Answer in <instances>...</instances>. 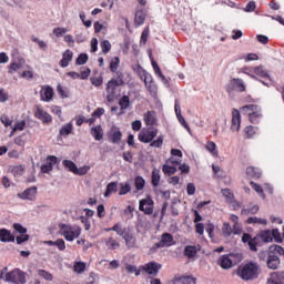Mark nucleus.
I'll return each mask as SVG.
<instances>
[{
  "instance_id": "f257e3e1",
  "label": "nucleus",
  "mask_w": 284,
  "mask_h": 284,
  "mask_svg": "<svg viewBox=\"0 0 284 284\" xmlns=\"http://www.w3.org/2000/svg\"><path fill=\"white\" fill-rule=\"evenodd\" d=\"M236 275L240 276L242 281H254L258 278V264L254 261L241 264L236 270Z\"/></svg>"
},
{
  "instance_id": "f03ea898",
  "label": "nucleus",
  "mask_w": 284,
  "mask_h": 284,
  "mask_svg": "<svg viewBox=\"0 0 284 284\" xmlns=\"http://www.w3.org/2000/svg\"><path fill=\"white\" fill-rule=\"evenodd\" d=\"M26 276H27L26 272L19 268H14L13 271L6 274L4 281L7 283H13V284H26L27 283Z\"/></svg>"
},
{
  "instance_id": "7ed1b4c3",
  "label": "nucleus",
  "mask_w": 284,
  "mask_h": 284,
  "mask_svg": "<svg viewBox=\"0 0 284 284\" xmlns=\"http://www.w3.org/2000/svg\"><path fill=\"white\" fill-rule=\"evenodd\" d=\"M226 93L232 97L234 92H245V82L241 78H233L225 85Z\"/></svg>"
},
{
  "instance_id": "20e7f679",
  "label": "nucleus",
  "mask_w": 284,
  "mask_h": 284,
  "mask_svg": "<svg viewBox=\"0 0 284 284\" xmlns=\"http://www.w3.org/2000/svg\"><path fill=\"white\" fill-rule=\"evenodd\" d=\"M106 139L109 143L113 145H121V141H123V132L116 125H112L111 129L106 132Z\"/></svg>"
},
{
  "instance_id": "39448f33",
  "label": "nucleus",
  "mask_w": 284,
  "mask_h": 284,
  "mask_svg": "<svg viewBox=\"0 0 284 284\" xmlns=\"http://www.w3.org/2000/svg\"><path fill=\"white\" fill-rule=\"evenodd\" d=\"M139 210L146 216L154 214V200H152L151 195H146V197L139 201Z\"/></svg>"
},
{
  "instance_id": "423d86ee",
  "label": "nucleus",
  "mask_w": 284,
  "mask_h": 284,
  "mask_svg": "<svg viewBox=\"0 0 284 284\" xmlns=\"http://www.w3.org/2000/svg\"><path fill=\"white\" fill-rule=\"evenodd\" d=\"M159 134V130L154 129V130H145L143 129L139 134H138V139L140 141V143H152L153 139H156Z\"/></svg>"
},
{
  "instance_id": "0eeeda50",
  "label": "nucleus",
  "mask_w": 284,
  "mask_h": 284,
  "mask_svg": "<svg viewBox=\"0 0 284 284\" xmlns=\"http://www.w3.org/2000/svg\"><path fill=\"white\" fill-rule=\"evenodd\" d=\"M161 267H163V265L156 262H149L145 265H141L140 270L142 272H145V274H148L149 276H158Z\"/></svg>"
},
{
  "instance_id": "6e6552de",
  "label": "nucleus",
  "mask_w": 284,
  "mask_h": 284,
  "mask_svg": "<svg viewBox=\"0 0 284 284\" xmlns=\"http://www.w3.org/2000/svg\"><path fill=\"white\" fill-rule=\"evenodd\" d=\"M174 245V236L171 233H163L161 241L154 244V250H161V247H172Z\"/></svg>"
},
{
  "instance_id": "1a4fd4ad",
  "label": "nucleus",
  "mask_w": 284,
  "mask_h": 284,
  "mask_svg": "<svg viewBox=\"0 0 284 284\" xmlns=\"http://www.w3.org/2000/svg\"><path fill=\"white\" fill-rule=\"evenodd\" d=\"M34 116L36 119H39V121H41L42 123H52V115H50V113L45 112L39 105L34 106Z\"/></svg>"
},
{
  "instance_id": "9d476101",
  "label": "nucleus",
  "mask_w": 284,
  "mask_h": 284,
  "mask_svg": "<svg viewBox=\"0 0 284 284\" xmlns=\"http://www.w3.org/2000/svg\"><path fill=\"white\" fill-rule=\"evenodd\" d=\"M37 186H31L22 193H18V199H21L22 201H34V199H37Z\"/></svg>"
},
{
  "instance_id": "9b49d317",
  "label": "nucleus",
  "mask_w": 284,
  "mask_h": 284,
  "mask_svg": "<svg viewBox=\"0 0 284 284\" xmlns=\"http://www.w3.org/2000/svg\"><path fill=\"white\" fill-rule=\"evenodd\" d=\"M240 129H241V112L236 109H233L231 130L232 132H239Z\"/></svg>"
},
{
  "instance_id": "f8f14e48",
  "label": "nucleus",
  "mask_w": 284,
  "mask_h": 284,
  "mask_svg": "<svg viewBox=\"0 0 284 284\" xmlns=\"http://www.w3.org/2000/svg\"><path fill=\"white\" fill-rule=\"evenodd\" d=\"M74 58V52H72V50L67 49L63 53H62V59L59 62V65L61 68H68V65H70V62H72V59Z\"/></svg>"
},
{
  "instance_id": "ddd939ff",
  "label": "nucleus",
  "mask_w": 284,
  "mask_h": 284,
  "mask_svg": "<svg viewBox=\"0 0 284 284\" xmlns=\"http://www.w3.org/2000/svg\"><path fill=\"white\" fill-rule=\"evenodd\" d=\"M0 243H14V234L8 229H0Z\"/></svg>"
},
{
  "instance_id": "4468645a",
  "label": "nucleus",
  "mask_w": 284,
  "mask_h": 284,
  "mask_svg": "<svg viewBox=\"0 0 284 284\" xmlns=\"http://www.w3.org/2000/svg\"><path fill=\"white\" fill-rule=\"evenodd\" d=\"M173 284H196V277L192 275L175 276Z\"/></svg>"
},
{
  "instance_id": "2eb2a0df",
  "label": "nucleus",
  "mask_w": 284,
  "mask_h": 284,
  "mask_svg": "<svg viewBox=\"0 0 284 284\" xmlns=\"http://www.w3.org/2000/svg\"><path fill=\"white\" fill-rule=\"evenodd\" d=\"M268 284H284V271H277L271 273V277L267 280Z\"/></svg>"
},
{
  "instance_id": "dca6fc26",
  "label": "nucleus",
  "mask_w": 284,
  "mask_h": 284,
  "mask_svg": "<svg viewBox=\"0 0 284 284\" xmlns=\"http://www.w3.org/2000/svg\"><path fill=\"white\" fill-rule=\"evenodd\" d=\"M219 265L222 270H230L234 265V260H232L229 254H224L220 257Z\"/></svg>"
},
{
  "instance_id": "f3484780",
  "label": "nucleus",
  "mask_w": 284,
  "mask_h": 284,
  "mask_svg": "<svg viewBox=\"0 0 284 284\" xmlns=\"http://www.w3.org/2000/svg\"><path fill=\"white\" fill-rule=\"evenodd\" d=\"M266 265L268 270H278L281 266V257H278V255H268Z\"/></svg>"
},
{
  "instance_id": "a211bd4d",
  "label": "nucleus",
  "mask_w": 284,
  "mask_h": 284,
  "mask_svg": "<svg viewBox=\"0 0 284 284\" xmlns=\"http://www.w3.org/2000/svg\"><path fill=\"white\" fill-rule=\"evenodd\" d=\"M120 236L125 241L128 247H134V245H136V237H134V234L124 231V233H120Z\"/></svg>"
},
{
  "instance_id": "6ab92c4d",
  "label": "nucleus",
  "mask_w": 284,
  "mask_h": 284,
  "mask_svg": "<svg viewBox=\"0 0 284 284\" xmlns=\"http://www.w3.org/2000/svg\"><path fill=\"white\" fill-rule=\"evenodd\" d=\"M258 236L263 243H272L274 236V229L263 230L258 233Z\"/></svg>"
},
{
  "instance_id": "aec40b11",
  "label": "nucleus",
  "mask_w": 284,
  "mask_h": 284,
  "mask_svg": "<svg viewBox=\"0 0 284 284\" xmlns=\"http://www.w3.org/2000/svg\"><path fill=\"white\" fill-rule=\"evenodd\" d=\"M119 105L121 109L119 116H121L122 114H125V110L130 108V95H122L119 100Z\"/></svg>"
},
{
  "instance_id": "412c9836",
  "label": "nucleus",
  "mask_w": 284,
  "mask_h": 284,
  "mask_svg": "<svg viewBox=\"0 0 284 284\" xmlns=\"http://www.w3.org/2000/svg\"><path fill=\"white\" fill-rule=\"evenodd\" d=\"M91 135L95 141H103V128L101 124L91 128Z\"/></svg>"
},
{
  "instance_id": "4be33fe9",
  "label": "nucleus",
  "mask_w": 284,
  "mask_h": 284,
  "mask_svg": "<svg viewBox=\"0 0 284 284\" xmlns=\"http://www.w3.org/2000/svg\"><path fill=\"white\" fill-rule=\"evenodd\" d=\"M53 97H54V89H52V87H50V85H47L44 88L43 93H41L42 101L50 103V101L53 99Z\"/></svg>"
},
{
  "instance_id": "5701e85b",
  "label": "nucleus",
  "mask_w": 284,
  "mask_h": 284,
  "mask_svg": "<svg viewBox=\"0 0 284 284\" xmlns=\"http://www.w3.org/2000/svg\"><path fill=\"white\" fill-rule=\"evenodd\" d=\"M134 23L138 27L143 26L145 23V10L139 9L135 11Z\"/></svg>"
},
{
  "instance_id": "b1692460",
  "label": "nucleus",
  "mask_w": 284,
  "mask_h": 284,
  "mask_svg": "<svg viewBox=\"0 0 284 284\" xmlns=\"http://www.w3.org/2000/svg\"><path fill=\"white\" fill-rule=\"evenodd\" d=\"M161 183V170L153 169L151 174V185L153 187H159V184Z\"/></svg>"
},
{
  "instance_id": "393cba45",
  "label": "nucleus",
  "mask_w": 284,
  "mask_h": 284,
  "mask_svg": "<svg viewBox=\"0 0 284 284\" xmlns=\"http://www.w3.org/2000/svg\"><path fill=\"white\" fill-rule=\"evenodd\" d=\"M116 88H119V82H118L116 79L112 78L106 83V92H108V94H111V97H114V94H116Z\"/></svg>"
},
{
  "instance_id": "a878e982",
  "label": "nucleus",
  "mask_w": 284,
  "mask_h": 284,
  "mask_svg": "<svg viewBox=\"0 0 284 284\" xmlns=\"http://www.w3.org/2000/svg\"><path fill=\"white\" fill-rule=\"evenodd\" d=\"M72 130H74V126H73L72 122H69V123L62 125V128H60L59 136H70V134H72Z\"/></svg>"
},
{
  "instance_id": "bb28decb",
  "label": "nucleus",
  "mask_w": 284,
  "mask_h": 284,
  "mask_svg": "<svg viewBox=\"0 0 284 284\" xmlns=\"http://www.w3.org/2000/svg\"><path fill=\"white\" fill-rule=\"evenodd\" d=\"M79 236H81V227L78 226L77 230L71 231V232H64L63 237L65 239V241L72 242L74 241V239H79Z\"/></svg>"
},
{
  "instance_id": "cd10ccee",
  "label": "nucleus",
  "mask_w": 284,
  "mask_h": 284,
  "mask_svg": "<svg viewBox=\"0 0 284 284\" xmlns=\"http://www.w3.org/2000/svg\"><path fill=\"white\" fill-rule=\"evenodd\" d=\"M268 253L273 256H276V254H278V256H284V247L278 244H272L268 246Z\"/></svg>"
},
{
  "instance_id": "c85d7f7f",
  "label": "nucleus",
  "mask_w": 284,
  "mask_h": 284,
  "mask_svg": "<svg viewBox=\"0 0 284 284\" xmlns=\"http://www.w3.org/2000/svg\"><path fill=\"white\" fill-rule=\"evenodd\" d=\"M119 182H110L104 191V199H108L112 195V192H118Z\"/></svg>"
},
{
  "instance_id": "c756f323",
  "label": "nucleus",
  "mask_w": 284,
  "mask_h": 284,
  "mask_svg": "<svg viewBox=\"0 0 284 284\" xmlns=\"http://www.w3.org/2000/svg\"><path fill=\"white\" fill-rule=\"evenodd\" d=\"M246 174L250 179H261L262 176L261 169L254 166L246 168Z\"/></svg>"
},
{
  "instance_id": "7c9ffc66",
  "label": "nucleus",
  "mask_w": 284,
  "mask_h": 284,
  "mask_svg": "<svg viewBox=\"0 0 284 284\" xmlns=\"http://www.w3.org/2000/svg\"><path fill=\"white\" fill-rule=\"evenodd\" d=\"M254 74H256V77H261L262 79H268L272 81L270 73L264 69L263 65L255 67Z\"/></svg>"
},
{
  "instance_id": "2f4dec72",
  "label": "nucleus",
  "mask_w": 284,
  "mask_h": 284,
  "mask_svg": "<svg viewBox=\"0 0 284 284\" xmlns=\"http://www.w3.org/2000/svg\"><path fill=\"white\" fill-rule=\"evenodd\" d=\"M196 246L194 245H186L184 247V256H186L187 258H196Z\"/></svg>"
},
{
  "instance_id": "473e14b6",
  "label": "nucleus",
  "mask_w": 284,
  "mask_h": 284,
  "mask_svg": "<svg viewBox=\"0 0 284 284\" xmlns=\"http://www.w3.org/2000/svg\"><path fill=\"white\" fill-rule=\"evenodd\" d=\"M134 186L138 192H141L145 187V179L141 175L135 176Z\"/></svg>"
},
{
  "instance_id": "72a5a7b5",
  "label": "nucleus",
  "mask_w": 284,
  "mask_h": 284,
  "mask_svg": "<svg viewBox=\"0 0 284 284\" xmlns=\"http://www.w3.org/2000/svg\"><path fill=\"white\" fill-rule=\"evenodd\" d=\"M162 172L165 176H172V174H176V166H172L170 164H163Z\"/></svg>"
},
{
  "instance_id": "f704fd0d",
  "label": "nucleus",
  "mask_w": 284,
  "mask_h": 284,
  "mask_svg": "<svg viewBox=\"0 0 284 284\" xmlns=\"http://www.w3.org/2000/svg\"><path fill=\"white\" fill-rule=\"evenodd\" d=\"M62 165H64L65 170H69V172L74 174L77 170V163H74L72 160H63Z\"/></svg>"
},
{
  "instance_id": "c9c22d12",
  "label": "nucleus",
  "mask_w": 284,
  "mask_h": 284,
  "mask_svg": "<svg viewBox=\"0 0 284 284\" xmlns=\"http://www.w3.org/2000/svg\"><path fill=\"white\" fill-rule=\"evenodd\" d=\"M254 110H258V105L256 104H246L241 108L242 114H247L250 116V113H252Z\"/></svg>"
},
{
  "instance_id": "e433bc0d",
  "label": "nucleus",
  "mask_w": 284,
  "mask_h": 284,
  "mask_svg": "<svg viewBox=\"0 0 284 284\" xmlns=\"http://www.w3.org/2000/svg\"><path fill=\"white\" fill-rule=\"evenodd\" d=\"M125 270L129 274H135V276H141V268H136V265H132V264H129L126 263L125 264Z\"/></svg>"
},
{
  "instance_id": "4c0bfd02",
  "label": "nucleus",
  "mask_w": 284,
  "mask_h": 284,
  "mask_svg": "<svg viewBox=\"0 0 284 284\" xmlns=\"http://www.w3.org/2000/svg\"><path fill=\"white\" fill-rule=\"evenodd\" d=\"M88 59H90L88 53H80L75 59V65H85V63H88Z\"/></svg>"
},
{
  "instance_id": "58836bf2",
  "label": "nucleus",
  "mask_w": 284,
  "mask_h": 284,
  "mask_svg": "<svg viewBox=\"0 0 284 284\" xmlns=\"http://www.w3.org/2000/svg\"><path fill=\"white\" fill-rule=\"evenodd\" d=\"M130 192H132V186L129 184V182L126 183H122L120 191H119V195L120 196H125V194H130Z\"/></svg>"
},
{
  "instance_id": "ea45409f",
  "label": "nucleus",
  "mask_w": 284,
  "mask_h": 284,
  "mask_svg": "<svg viewBox=\"0 0 284 284\" xmlns=\"http://www.w3.org/2000/svg\"><path fill=\"white\" fill-rule=\"evenodd\" d=\"M146 90H149L151 97H156L159 92V88L156 87V82H150L149 84H145Z\"/></svg>"
},
{
  "instance_id": "a19ab883",
  "label": "nucleus",
  "mask_w": 284,
  "mask_h": 284,
  "mask_svg": "<svg viewBox=\"0 0 284 284\" xmlns=\"http://www.w3.org/2000/svg\"><path fill=\"white\" fill-rule=\"evenodd\" d=\"M100 48L104 54H108L112 50V43H110V40H102Z\"/></svg>"
},
{
  "instance_id": "79ce46f5",
  "label": "nucleus",
  "mask_w": 284,
  "mask_h": 284,
  "mask_svg": "<svg viewBox=\"0 0 284 284\" xmlns=\"http://www.w3.org/2000/svg\"><path fill=\"white\" fill-rule=\"evenodd\" d=\"M144 123L145 125H154V123H156V119L152 115V111H148L144 115Z\"/></svg>"
},
{
  "instance_id": "37998d69",
  "label": "nucleus",
  "mask_w": 284,
  "mask_h": 284,
  "mask_svg": "<svg viewBox=\"0 0 284 284\" xmlns=\"http://www.w3.org/2000/svg\"><path fill=\"white\" fill-rule=\"evenodd\" d=\"M17 245H23V243H28L30 241V235L28 233L21 234L20 236L14 237Z\"/></svg>"
},
{
  "instance_id": "c03bdc74",
  "label": "nucleus",
  "mask_w": 284,
  "mask_h": 284,
  "mask_svg": "<svg viewBox=\"0 0 284 284\" xmlns=\"http://www.w3.org/2000/svg\"><path fill=\"white\" fill-rule=\"evenodd\" d=\"M246 223L248 224V225H252V223H258L260 225H267V220H265V219H258V217H248L247 220H246Z\"/></svg>"
},
{
  "instance_id": "a18cd8bd",
  "label": "nucleus",
  "mask_w": 284,
  "mask_h": 284,
  "mask_svg": "<svg viewBox=\"0 0 284 284\" xmlns=\"http://www.w3.org/2000/svg\"><path fill=\"white\" fill-rule=\"evenodd\" d=\"M85 267H88L85 262H75L74 272H77V274H83V272H85Z\"/></svg>"
},
{
  "instance_id": "49530a36",
  "label": "nucleus",
  "mask_w": 284,
  "mask_h": 284,
  "mask_svg": "<svg viewBox=\"0 0 284 284\" xmlns=\"http://www.w3.org/2000/svg\"><path fill=\"white\" fill-rule=\"evenodd\" d=\"M165 136L164 135H159L156 140H152L151 142V148H163V141Z\"/></svg>"
},
{
  "instance_id": "de8ad7c7",
  "label": "nucleus",
  "mask_w": 284,
  "mask_h": 284,
  "mask_svg": "<svg viewBox=\"0 0 284 284\" xmlns=\"http://www.w3.org/2000/svg\"><path fill=\"white\" fill-rule=\"evenodd\" d=\"M251 187H253V190H255V192L257 194H261L262 199H265V193L263 192V186H261L260 184L255 183L254 181L250 182Z\"/></svg>"
},
{
  "instance_id": "09e8293b",
  "label": "nucleus",
  "mask_w": 284,
  "mask_h": 284,
  "mask_svg": "<svg viewBox=\"0 0 284 284\" xmlns=\"http://www.w3.org/2000/svg\"><path fill=\"white\" fill-rule=\"evenodd\" d=\"M119 63H121V59L119 57H114L110 62L111 72H116L119 70Z\"/></svg>"
},
{
  "instance_id": "8fccbe9b",
  "label": "nucleus",
  "mask_w": 284,
  "mask_h": 284,
  "mask_svg": "<svg viewBox=\"0 0 284 284\" xmlns=\"http://www.w3.org/2000/svg\"><path fill=\"white\" fill-rule=\"evenodd\" d=\"M13 230L18 234H28V229L26 226H23L21 223H14Z\"/></svg>"
},
{
  "instance_id": "3c124183",
  "label": "nucleus",
  "mask_w": 284,
  "mask_h": 284,
  "mask_svg": "<svg viewBox=\"0 0 284 284\" xmlns=\"http://www.w3.org/2000/svg\"><path fill=\"white\" fill-rule=\"evenodd\" d=\"M150 58H151V64H152V68L156 74V77H160L163 74V72L161 71V67H159V63L155 62L154 58H152V54H150Z\"/></svg>"
},
{
  "instance_id": "603ef678",
  "label": "nucleus",
  "mask_w": 284,
  "mask_h": 284,
  "mask_svg": "<svg viewBox=\"0 0 284 284\" xmlns=\"http://www.w3.org/2000/svg\"><path fill=\"white\" fill-rule=\"evenodd\" d=\"M248 119L251 123H258V119H261L258 110H254L253 112L248 113Z\"/></svg>"
},
{
  "instance_id": "864d4df0",
  "label": "nucleus",
  "mask_w": 284,
  "mask_h": 284,
  "mask_svg": "<svg viewBox=\"0 0 284 284\" xmlns=\"http://www.w3.org/2000/svg\"><path fill=\"white\" fill-rule=\"evenodd\" d=\"M229 257L232 258L233 263L236 265L243 261V253H230Z\"/></svg>"
},
{
  "instance_id": "5fc2aeb1",
  "label": "nucleus",
  "mask_w": 284,
  "mask_h": 284,
  "mask_svg": "<svg viewBox=\"0 0 284 284\" xmlns=\"http://www.w3.org/2000/svg\"><path fill=\"white\" fill-rule=\"evenodd\" d=\"M206 150L211 152L213 156H219V151H216V143L207 142Z\"/></svg>"
},
{
  "instance_id": "6e6d98bb",
  "label": "nucleus",
  "mask_w": 284,
  "mask_h": 284,
  "mask_svg": "<svg viewBox=\"0 0 284 284\" xmlns=\"http://www.w3.org/2000/svg\"><path fill=\"white\" fill-rule=\"evenodd\" d=\"M244 133L246 134V139H253L256 134V130L253 125H248L244 129Z\"/></svg>"
},
{
  "instance_id": "4d7b16f0",
  "label": "nucleus",
  "mask_w": 284,
  "mask_h": 284,
  "mask_svg": "<svg viewBox=\"0 0 284 284\" xmlns=\"http://www.w3.org/2000/svg\"><path fill=\"white\" fill-rule=\"evenodd\" d=\"M90 82L94 88H101V85H103V75H100L99 78H90Z\"/></svg>"
},
{
  "instance_id": "13d9d810",
  "label": "nucleus",
  "mask_w": 284,
  "mask_h": 284,
  "mask_svg": "<svg viewBox=\"0 0 284 284\" xmlns=\"http://www.w3.org/2000/svg\"><path fill=\"white\" fill-rule=\"evenodd\" d=\"M90 170L89 165H84L82 168L77 166V170L74 171L73 174H77L78 176H85V173Z\"/></svg>"
},
{
  "instance_id": "bf43d9fd",
  "label": "nucleus",
  "mask_w": 284,
  "mask_h": 284,
  "mask_svg": "<svg viewBox=\"0 0 284 284\" xmlns=\"http://www.w3.org/2000/svg\"><path fill=\"white\" fill-rule=\"evenodd\" d=\"M39 276L44 278V281H52V278H54V276L50 272H48L45 270H40L39 271Z\"/></svg>"
},
{
  "instance_id": "052dcab7",
  "label": "nucleus",
  "mask_w": 284,
  "mask_h": 284,
  "mask_svg": "<svg viewBox=\"0 0 284 284\" xmlns=\"http://www.w3.org/2000/svg\"><path fill=\"white\" fill-rule=\"evenodd\" d=\"M222 195L225 196L227 199V201H234V192H232V190L230 189H223L222 190Z\"/></svg>"
},
{
  "instance_id": "680f3d73",
  "label": "nucleus",
  "mask_w": 284,
  "mask_h": 284,
  "mask_svg": "<svg viewBox=\"0 0 284 284\" xmlns=\"http://www.w3.org/2000/svg\"><path fill=\"white\" fill-rule=\"evenodd\" d=\"M222 232L225 236H230L232 234V225H230V222H225L223 224Z\"/></svg>"
},
{
  "instance_id": "e2e57ef3",
  "label": "nucleus",
  "mask_w": 284,
  "mask_h": 284,
  "mask_svg": "<svg viewBox=\"0 0 284 284\" xmlns=\"http://www.w3.org/2000/svg\"><path fill=\"white\" fill-rule=\"evenodd\" d=\"M47 163L54 169V165H57V163H59V158H57L55 155H48L47 156Z\"/></svg>"
},
{
  "instance_id": "0e129e2a",
  "label": "nucleus",
  "mask_w": 284,
  "mask_h": 284,
  "mask_svg": "<svg viewBox=\"0 0 284 284\" xmlns=\"http://www.w3.org/2000/svg\"><path fill=\"white\" fill-rule=\"evenodd\" d=\"M53 245L58 247L60 252H63L65 250V241L63 239H58L57 241H54Z\"/></svg>"
},
{
  "instance_id": "69168bd1",
  "label": "nucleus",
  "mask_w": 284,
  "mask_h": 284,
  "mask_svg": "<svg viewBox=\"0 0 284 284\" xmlns=\"http://www.w3.org/2000/svg\"><path fill=\"white\" fill-rule=\"evenodd\" d=\"M273 241H275V243H283V237L281 236L278 229H273Z\"/></svg>"
},
{
  "instance_id": "338daca9",
  "label": "nucleus",
  "mask_w": 284,
  "mask_h": 284,
  "mask_svg": "<svg viewBox=\"0 0 284 284\" xmlns=\"http://www.w3.org/2000/svg\"><path fill=\"white\" fill-rule=\"evenodd\" d=\"M60 234L64 236L65 232H72V226L68 224H59Z\"/></svg>"
},
{
  "instance_id": "774afa93",
  "label": "nucleus",
  "mask_w": 284,
  "mask_h": 284,
  "mask_svg": "<svg viewBox=\"0 0 284 284\" xmlns=\"http://www.w3.org/2000/svg\"><path fill=\"white\" fill-rule=\"evenodd\" d=\"M256 10V2L254 0H251L246 7L244 8L245 12H254Z\"/></svg>"
}]
</instances>
